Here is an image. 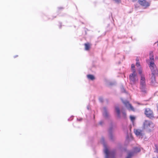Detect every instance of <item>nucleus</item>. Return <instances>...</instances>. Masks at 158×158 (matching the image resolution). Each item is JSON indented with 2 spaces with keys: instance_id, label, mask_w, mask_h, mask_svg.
<instances>
[{
  "instance_id": "1",
  "label": "nucleus",
  "mask_w": 158,
  "mask_h": 158,
  "mask_svg": "<svg viewBox=\"0 0 158 158\" xmlns=\"http://www.w3.org/2000/svg\"><path fill=\"white\" fill-rule=\"evenodd\" d=\"M100 142L103 144L104 147V152L106 155L105 158H114L116 154L115 150H109L106 144L104 139L102 137L100 140Z\"/></svg>"
},
{
  "instance_id": "2",
  "label": "nucleus",
  "mask_w": 158,
  "mask_h": 158,
  "mask_svg": "<svg viewBox=\"0 0 158 158\" xmlns=\"http://www.w3.org/2000/svg\"><path fill=\"white\" fill-rule=\"evenodd\" d=\"M131 69L132 73L129 76V79L131 84H135L138 81V78L134 64H131Z\"/></svg>"
},
{
  "instance_id": "3",
  "label": "nucleus",
  "mask_w": 158,
  "mask_h": 158,
  "mask_svg": "<svg viewBox=\"0 0 158 158\" xmlns=\"http://www.w3.org/2000/svg\"><path fill=\"white\" fill-rule=\"evenodd\" d=\"M151 69L152 74L150 75V80L152 85H154L156 83L155 77L158 74V71L156 68L155 67L154 64L151 63Z\"/></svg>"
},
{
  "instance_id": "4",
  "label": "nucleus",
  "mask_w": 158,
  "mask_h": 158,
  "mask_svg": "<svg viewBox=\"0 0 158 158\" xmlns=\"http://www.w3.org/2000/svg\"><path fill=\"white\" fill-rule=\"evenodd\" d=\"M140 77V89L142 92L145 93L146 91V85L145 75H141Z\"/></svg>"
},
{
  "instance_id": "5",
  "label": "nucleus",
  "mask_w": 158,
  "mask_h": 158,
  "mask_svg": "<svg viewBox=\"0 0 158 158\" xmlns=\"http://www.w3.org/2000/svg\"><path fill=\"white\" fill-rule=\"evenodd\" d=\"M155 125L152 122L148 120H145L143 123V127L147 131L150 132L152 129L154 128Z\"/></svg>"
},
{
  "instance_id": "6",
  "label": "nucleus",
  "mask_w": 158,
  "mask_h": 158,
  "mask_svg": "<svg viewBox=\"0 0 158 158\" xmlns=\"http://www.w3.org/2000/svg\"><path fill=\"white\" fill-rule=\"evenodd\" d=\"M140 149L139 147H136L134 148L132 150L129 152L128 153V156L126 158H131L136 153L140 152Z\"/></svg>"
},
{
  "instance_id": "7",
  "label": "nucleus",
  "mask_w": 158,
  "mask_h": 158,
  "mask_svg": "<svg viewBox=\"0 0 158 158\" xmlns=\"http://www.w3.org/2000/svg\"><path fill=\"white\" fill-rule=\"evenodd\" d=\"M122 101L128 110H129L134 111V108L127 101L123 100V99H122Z\"/></svg>"
},
{
  "instance_id": "8",
  "label": "nucleus",
  "mask_w": 158,
  "mask_h": 158,
  "mask_svg": "<svg viewBox=\"0 0 158 158\" xmlns=\"http://www.w3.org/2000/svg\"><path fill=\"white\" fill-rule=\"evenodd\" d=\"M134 132L137 136L139 138H142L144 135L143 131L139 129H134Z\"/></svg>"
},
{
  "instance_id": "9",
  "label": "nucleus",
  "mask_w": 158,
  "mask_h": 158,
  "mask_svg": "<svg viewBox=\"0 0 158 158\" xmlns=\"http://www.w3.org/2000/svg\"><path fill=\"white\" fill-rule=\"evenodd\" d=\"M139 2L140 5L145 7H148L150 5V2L147 1L146 0H139Z\"/></svg>"
},
{
  "instance_id": "10",
  "label": "nucleus",
  "mask_w": 158,
  "mask_h": 158,
  "mask_svg": "<svg viewBox=\"0 0 158 158\" xmlns=\"http://www.w3.org/2000/svg\"><path fill=\"white\" fill-rule=\"evenodd\" d=\"M145 114L147 117L150 118H151L153 116L152 111L149 108L145 109Z\"/></svg>"
},
{
  "instance_id": "11",
  "label": "nucleus",
  "mask_w": 158,
  "mask_h": 158,
  "mask_svg": "<svg viewBox=\"0 0 158 158\" xmlns=\"http://www.w3.org/2000/svg\"><path fill=\"white\" fill-rule=\"evenodd\" d=\"M102 114L103 117L106 119L108 118L109 117V114L107 109L106 107H103L102 110Z\"/></svg>"
},
{
  "instance_id": "12",
  "label": "nucleus",
  "mask_w": 158,
  "mask_h": 158,
  "mask_svg": "<svg viewBox=\"0 0 158 158\" xmlns=\"http://www.w3.org/2000/svg\"><path fill=\"white\" fill-rule=\"evenodd\" d=\"M150 61L149 62V67L150 69H151V63H152V64H153L155 66L156 68V65L154 63V56L153 54L152 53H151L150 54Z\"/></svg>"
},
{
  "instance_id": "13",
  "label": "nucleus",
  "mask_w": 158,
  "mask_h": 158,
  "mask_svg": "<svg viewBox=\"0 0 158 158\" xmlns=\"http://www.w3.org/2000/svg\"><path fill=\"white\" fill-rule=\"evenodd\" d=\"M115 110L117 114V117L118 118H120L121 117L120 115V111L119 107L117 106H115Z\"/></svg>"
},
{
  "instance_id": "14",
  "label": "nucleus",
  "mask_w": 158,
  "mask_h": 158,
  "mask_svg": "<svg viewBox=\"0 0 158 158\" xmlns=\"http://www.w3.org/2000/svg\"><path fill=\"white\" fill-rule=\"evenodd\" d=\"M133 139V137L131 134H130L129 135H128L126 138V141L129 142Z\"/></svg>"
},
{
  "instance_id": "15",
  "label": "nucleus",
  "mask_w": 158,
  "mask_h": 158,
  "mask_svg": "<svg viewBox=\"0 0 158 158\" xmlns=\"http://www.w3.org/2000/svg\"><path fill=\"white\" fill-rule=\"evenodd\" d=\"M109 137L111 140H113L114 139V137L113 135L112 130L111 128H110L109 130Z\"/></svg>"
},
{
  "instance_id": "16",
  "label": "nucleus",
  "mask_w": 158,
  "mask_h": 158,
  "mask_svg": "<svg viewBox=\"0 0 158 158\" xmlns=\"http://www.w3.org/2000/svg\"><path fill=\"white\" fill-rule=\"evenodd\" d=\"M137 70L140 76H141V75H145L143 73L142 69L141 68L137 69Z\"/></svg>"
},
{
  "instance_id": "17",
  "label": "nucleus",
  "mask_w": 158,
  "mask_h": 158,
  "mask_svg": "<svg viewBox=\"0 0 158 158\" xmlns=\"http://www.w3.org/2000/svg\"><path fill=\"white\" fill-rule=\"evenodd\" d=\"M87 78L90 80L93 81L95 79L94 76L91 74H89L87 75Z\"/></svg>"
},
{
  "instance_id": "18",
  "label": "nucleus",
  "mask_w": 158,
  "mask_h": 158,
  "mask_svg": "<svg viewBox=\"0 0 158 158\" xmlns=\"http://www.w3.org/2000/svg\"><path fill=\"white\" fill-rule=\"evenodd\" d=\"M136 66L137 67V69H139L141 68L140 66V64L139 61L138 59H136Z\"/></svg>"
},
{
  "instance_id": "19",
  "label": "nucleus",
  "mask_w": 158,
  "mask_h": 158,
  "mask_svg": "<svg viewBox=\"0 0 158 158\" xmlns=\"http://www.w3.org/2000/svg\"><path fill=\"white\" fill-rule=\"evenodd\" d=\"M85 49L86 50H88L90 48V45L89 44H85Z\"/></svg>"
},
{
  "instance_id": "20",
  "label": "nucleus",
  "mask_w": 158,
  "mask_h": 158,
  "mask_svg": "<svg viewBox=\"0 0 158 158\" xmlns=\"http://www.w3.org/2000/svg\"><path fill=\"white\" fill-rule=\"evenodd\" d=\"M155 150L154 151V152L156 153H158V145L155 144Z\"/></svg>"
},
{
  "instance_id": "21",
  "label": "nucleus",
  "mask_w": 158,
  "mask_h": 158,
  "mask_svg": "<svg viewBox=\"0 0 158 158\" xmlns=\"http://www.w3.org/2000/svg\"><path fill=\"white\" fill-rule=\"evenodd\" d=\"M130 120L131 121V122L133 123L134 121H135V117L131 115L130 116Z\"/></svg>"
},
{
  "instance_id": "22",
  "label": "nucleus",
  "mask_w": 158,
  "mask_h": 158,
  "mask_svg": "<svg viewBox=\"0 0 158 158\" xmlns=\"http://www.w3.org/2000/svg\"><path fill=\"white\" fill-rule=\"evenodd\" d=\"M122 113L123 114V118H125L126 117V113L124 111H122Z\"/></svg>"
},
{
  "instance_id": "23",
  "label": "nucleus",
  "mask_w": 158,
  "mask_h": 158,
  "mask_svg": "<svg viewBox=\"0 0 158 158\" xmlns=\"http://www.w3.org/2000/svg\"><path fill=\"white\" fill-rule=\"evenodd\" d=\"M99 100L100 102H102L103 101V99L102 97H100L99 98Z\"/></svg>"
},
{
  "instance_id": "24",
  "label": "nucleus",
  "mask_w": 158,
  "mask_h": 158,
  "mask_svg": "<svg viewBox=\"0 0 158 158\" xmlns=\"http://www.w3.org/2000/svg\"><path fill=\"white\" fill-rule=\"evenodd\" d=\"M115 2L118 3H120L121 2V0H113Z\"/></svg>"
},
{
  "instance_id": "25",
  "label": "nucleus",
  "mask_w": 158,
  "mask_h": 158,
  "mask_svg": "<svg viewBox=\"0 0 158 158\" xmlns=\"http://www.w3.org/2000/svg\"><path fill=\"white\" fill-rule=\"evenodd\" d=\"M104 123V122L103 121H100L99 122V124L101 125H103V124Z\"/></svg>"
},
{
  "instance_id": "26",
  "label": "nucleus",
  "mask_w": 158,
  "mask_h": 158,
  "mask_svg": "<svg viewBox=\"0 0 158 158\" xmlns=\"http://www.w3.org/2000/svg\"><path fill=\"white\" fill-rule=\"evenodd\" d=\"M73 116L71 117L70 118H69V119H68V121H70L72 120L73 119Z\"/></svg>"
},
{
  "instance_id": "27",
  "label": "nucleus",
  "mask_w": 158,
  "mask_h": 158,
  "mask_svg": "<svg viewBox=\"0 0 158 158\" xmlns=\"http://www.w3.org/2000/svg\"><path fill=\"white\" fill-rule=\"evenodd\" d=\"M155 95H156V96H158V91L156 92L155 93Z\"/></svg>"
},
{
  "instance_id": "28",
  "label": "nucleus",
  "mask_w": 158,
  "mask_h": 158,
  "mask_svg": "<svg viewBox=\"0 0 158 158\" xmlns=\"http://www.w3.org/2000/svg\"><path fill=\"white\" fill-rule=\"evenodd\" d=\"M82 119L81 118L80 119L77 118V120L79 121H81L82 120Z\"/></svg>"
},
{
  "instance_id": "29",
  "label": "nucleus",
  "mask_w": 158,
  "mask_h": 158,
  "mask_svg": "<svg viewBox=\"0 0 158 158\" xmlns=\"http://www.w3.org/2000/svg\"><path fill=\"white\" fill-rule=\"evenodd\" d=\"M87 108L88 110H89V106H87Z\"/></svg>"
},
{
  "instance_id": "30",
  "label": "nucleus",
  "mask_w": 158,
  "mask_h": 158,
  "mask_svg": "<svg viewBox=\"0 0 158 158\" xmlns=\"http://www.w3.org/2000/svg\"><path fill=\"white\" fill-rule=\"evenodd\" d=\"M14 56V58H15V57H16V56Z\"/></svg>"
}]
</instances>
